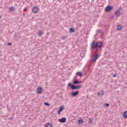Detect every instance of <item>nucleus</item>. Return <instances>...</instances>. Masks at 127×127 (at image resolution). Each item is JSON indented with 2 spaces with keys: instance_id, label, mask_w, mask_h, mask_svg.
<instances>
[{
  "instance_id": "nucleus-1",
  "label": "nucleus",
  "mask_w": 127,
  "mask_h": 127,
  "mask_svg": "<svg viewBox=\"0 0 127 127\" xmlns=\"http://www.w3.org/2000/svg\"><path fill=\"white\" fill-rule=\"evenodd\" d=\"M102 46H103V42L101 41L96 42L95 41H92L91 44V49H95L96 51H99L102 49Z\"/></svg>"
},
{
  "instance_id": "nucleus-2",
  "label": "nucleus",
  "mask_w": 127,
  "mask_h": 127,
  "mask_svg": "<svg viewBox=\"0 0 127 127\" xmlns=\"http://www.w3.org/2000/svg\"><path fill=\"white\" fill-rule=\"evenodd\" d=\"M123 9V7H119L118 9L115 11L114 14L116 17H119V16H121V14H122V12L121 10Z\"/></svg>"
},
{
  "instance_id": "nucleus-3",
  "label": "nucleus",
  "mask_w": 127,
  "mask_h": 127,
  "mask_svg": "<svg viewBox=\"0 0 127 127\" xmlns=\"http://www.w3.org/2000/svg\"><path fill=\"white\" fill-rule=\"evenodd\" d=\"M68 87H70L72 90H78V89H80L81 88V85H74L72 84L71 83H68Z\"/></svg>"
},
{
  "instance_id": "nucleus-4",
  "label": "nucleus",
  "mask_w": 127,
  "mask_h": 127,
  "mask_svg": "<svg viewBox=\"0 0 127 127\" xmlns=\"http://www.w3.org/2000/svg\"><path fill=\"white\" fill-rule=\"evenodd\" d=\"M31 11L33 13H38L39 12V7L38 6L33 7Z\"/></svg>"
},
{
  "instance_id": "nucleus-5",
  "label": "nucleus",
  "mask_w": 127,
  "mask_h": 127,
  "mask_svg": "<svg viewBox=\"0 0 127 127\" xmlns=\"http://www.w3.org/2000/svg\"><path fill=\"white\" fill-rule=\"evenodd\" d=\"M105 95V91L104 90H101L99 92L97 93V97H102Z\"/></svg>"
},
{
  "instance_id": "nucleus-6",
  "label": "nucleus",
  "mask_w": 127,
  "mask_h": 127,
  "mask_svg": "<svg viewBox=\"0 0 127 127\" xmlns=\"http://www.w3.org/2000/svg\"><path fill=\"white\" fill-rule=\"evenodd\" d=\"M36 90H37V91H36L37 94H41V92H42L43 89L41 87L39 86L36 88Z\"/></svg>"
},
{
  "instance_id": "nucleus-7",
  "label": "nucleus",
  "mask_w": 127,
  "mask_h": 127,
  "mask_svg": "<svg viewBox=\"0 0 127 127\" xmlns=\"http://www.w3.org/2000/svg\"><path fill=\"white\" fill-rule=\"evenodd\" d=\"M58 122H59V123H62V124H64L66 123V118H63L61 119H58Z\"/></svg>"
},
{
  "instance_id": "nucleus-8",
  "label": "nucleus",
  "mask_w": 127,
  "mask_h": 127,
  "mask_svg": "<svg viewBox=\"0 0 127 127\" xmlns=\"http://www.w3.org/2000/svg\"><path fill=\"white\" fill-rule=\"evenodd\" d=\"M79 94L78 91H72L71 92V96L72 97H76Z\"/></svg>"
},
{
  "instance_id": "nucleus-9",
  "label": "nucleus",
  "mask_w": 127,
  "mask_h": 127,
  "mask_svg": "<svg viewBox=\"0 0 127 127\" xmlns=\"http://www.w3.org/2000/svg\"><path fill=\"white\" fill-rule=\"evenodd\" d=\"M113 8V7L111 6H107L106 8H105V11H110Z\"/></svg>"
},
{
  "instance_id": "nucleus-10",
  "label": "nucleus",
  "mask_w": 127,
  "mask_h": 127,
  "mask_svg": "<svg viewBox=\"0 0 127 127\" xmlns=\"http://www.w3.org/2000/svg\"><path fill=\"white\" fill-rule=\"evenodd\" d=\"M98 58H99V56H98V55L94 56V58L92 60V62H93V63L96 62V61H97V59H98Z\"/></svg>"
},
{
  "instance_id": "nucleus-11",
  "label": "nucleus",
  "mask_w": 127,
  "mask_h": 127,
  "mask_svg": "<svg viewBox=\"0 0 127 127\" xmlns=\"http://www.w3.org/2000/svg\"><path fill=\"white\" fill-rule=\"evenodd\" d=\"M14 9H15V8H14L13 6H12L9 8V11L10 12H11V11H14Z\"/></svg>"
},
{
  "instance_id": "nucleus-12",
  "label": "nucleus",
  "mask_w": 127,
  "mask_h": 127,
  "mask_svg": "<svg viewBox=\"0 0 127 127\" xmlns=\"http://www.w3.org/2000/svg\"><path fill=\"white\" fill-rule=\"evenodd\" d=\"M117 30H121V29L123 28L122 25H117Z\"/></svg>"
},
{
  "instance_id": "nucleus-13",
  "label": "nucleus",
  "mask_w": 127,
  "mask_h": 127,
  "mask_svg": "<svg viewBox=\"0 0 127 127\" xmlns=\"http://www.w3.org/2000/svg\"><path fill=\"white\" fill-rule=\"evenodd\" d=\"M38 34L39 36H41L43 35V32L40 31V30L38 31Z\"/></svg>"
},
{
  "instance_id": "nucleus-14",
  "label": "nucleus",
  "mask_w": 127,
  "mask_h": 127,
  "mask_svg": "<svg viewBox=\"0 0 127 127\" xmlns=\"http://www.w3.org/2000/svg\"><path fill=\"white\" fill-rule=\"evenodd\" d=\"M45 127H52V125H51L50 123H47L46 125H45Z\"/></svg>"
},
{
  "instance_id": "nucleus-15",
  "label": "nucleus",
  "mask_w": 127,
  "mask_h": 127,
  "mask_svg": "<svg viewBox=\"0 0 127 127\" xmlns=\"http://www.w3.org/2000/svg\"><path fill=\"white\" fill-rule=\"evenodd\" d=\"M76 76H78L79 77H82V73H81L80 72H77L76 73Z\"/></svg>"
},
{
  "instance_id": "nucleus-16",
  "label": "nucleus",
  "mask_w": 127,
  "mask_h": 127,
  "mask_svg": "<svg viewBox=\"0 0 127 127\" xmlns=\"http://www.w3.org/2000/svg\"><path fill=\"white\" fill-rule=\"evenodd\" d=\"M61 39H62V40H66V39H67V37L64 35L62 36L61 38Z\"/></svg>"
},
{
  "instance_id": "nucleus-17",
  "label": "nucleus",
  "mask_w": 127,
  "mask_h": 127,
  "mask_svg": "<svg viewBox=\"0 0 127 127\" xmlns=\"http://www.w3.org/2000/svg\"><path fill=\"white\" fill-rule=\"evenodd\" d=\"M63 110H64V108L62 106H61L59 109V112H62Z\"/></svg>"
},
{
  "instance_id": "nucleus-18",
  "label": "nucleus",
  "mask_w": 127,
  "mask_h": 127,
  "mask_svg": "<svg viewBox=\"0 0 127 127\" xmlns=\"http://www.w3.org/2000/svg\"><path fill=\"white\" fill-rule=\"evenodd\" d=\"M78 79H75L73 81V84H74V85H77V84H78Z\"/></svg>"
},
{
  "instance_id": "nucleus-19",
  "label": "nucleus",
  "mask_w": 127,
  "mask_h": 127,
  "mask_svg": "<svg viewBox=\"0 0 127 127\" xmlns=\"http://www.w3.org/2000/svg\"><path fill=\"white\" fill-rule=\"evenodd\" d=\"M123 117H124V118L127 119V111H125V112H124Z\"/></svg>"
},
{
  "instance_id": "nucleus-20",
  "label": "nucleus",
  "mask_w": 127,
  "mask_h": 127,
  "mask_svg": "<svg viewBox=\"0 0 127 127\" xmlns=\"http://www.w3.org/2000/svg\"><path fill=\"white\" fill-rule=\"evenodd\" d=\"M69 31L72 33V32H75V30L73 28H69Z\"/></svg>"
},
{
  "instance_id": "nucleus-21",
  "label": "nucleus",
  "mask_w": 127,
  "mask_h": 127,
  "mask_svg": "<svg viewBox=\"0 0 127 127\" xmlns=\"http://www.w3.org/2000/svg\"><path fill=\"white\" fill-rule=\"evenodd\" d=\"M83 123H84V122L82 120H79L78 121V125H81V124H83Z\"/></svg>"
},
{
  "instance_id": "nucleus-22",
  "label": "nucleus",
  "mask_w": 127,
  "mask_h": 127,
  "mask_svg": "<svg viewBox=\"0 0 127 127\" xmlns=\"http://www.w3.org/2000/svg\"><path fill=\"white\" fill-rule=\"evenodd\" d=\"M44 104L47 107H49V106H50V104L48 103V102H45Z\"/></svg>"
},
{
  "instance_id": "nucleus-23",
  "label": "nucleus",
  "mask_w": 127,
  "mask_h": 127,
  "mask_svg": "<svg viewBox=\"0 0 127 127\" xmlns=\"http://www.w3.org/2000/svg\"><path fill=\"white\" fill-rule=\"evenodd\" d=\"M88 123H89V124H92V120H91V119H89Z\"/></svg>"
},
{
  "instance_id": "nucleus-24",
  "label": "nucleus",
  "mask_w": 127,
  "mask_h": 127,
  "mask_svg": "<svg viewBox=\"0 0 127 127\" xmlns=\"http://www.w3.org/2000/svg\"><path fill=\"white\" fill-rule=\"evenodd\" d=\"M106 107H110V104L109 103L105 104Z\"/></svg>"
},
{
  "instance_id": "nucleus-25",
  "label": "nucleus",
  "mask_w": 127,
  "mask_h": 127,
  "mask_svg": "<svg viewBox=\"0 0 127 127\" xmlns=\"http://www.w3.org/2000/svg\"><path fill=\"white\" fill-rule=\"evenodd\" d=\"M113 77H117V74H113Z\"/></svg>"
},
{
  "instance_id": "nucleus-26",
  "label": "nucleus",
  "mask_w": 127,
  "mask_h": 127,
  "mask_svg": "<svg viewBox=\"0 0 127 127\" xmlns=\"http://www.w3.org/2000/svg\"><path fill=\"white\" fill-rule=\"evenodd\" d=\"M7 45H11V43H8Z\"/></svg>"
},
{
  "instance_id": "nucleus-27",
  "label": "nucleus",
  "mask_w": 127,
  "mask_h": 127,
  "mask_svg": "<svg viewBox=\"0 0 127 127\" xmlns=\"http://www.w3.org/2000/svg\"><path fill=\"white\" fill-rule=\"evenodd\" d=\"M81 83H82V81H78V84H81Z\"/></svg>"
},
{
  "instance_id": "nucleus-28",
  "label": "nucleus",
  "mask_w": 127,
  "mask_h": 127,
  "mask_svg": "<svg viewBox=\"0 0 127 127\" xmlns=\"http://www.w3.org/2000/svg\"><path fill=\"white\" fill-rule=\"evenodd\" d=\"M23 16H25V13H23Z\"/></svg>"
},
{
  "instance_id": "nucleus-29",
  "label": "nucleus",
  "mask_w": 127,
  "mask_h": 127,
  "mask_svg": "<svg viewBox=\"0 0 127 127\" xmlns=\"http://www.w3.org/2000/svg\"><path fill=\"white\" fill-rule=\"evenodd\" d=\"M74 79H77V75L74 77Z\"/></svg>"
},
{
  "instance_id": "nucleus-30",
  "label": "nucleus",
  "mask_w": 127,
  "mask_h": 127,
  "mask_svg": "<svg viewBox=\"0 0 127 127\" xmlns=\"http://www.w3.org/2000/svg\"><path fill=\"white\" fill-rule=\"evenodd\" d=\"M24 11H26V8H25V9H24Z\"/></svg>"
},
{
  "instance_id": "nucleus-31",
  "label": "nucleus",
  "mask_w": 127,
  "mask_h": 127,
  "mask_svg": "<svg viewBox=\"0 0 127 127\" xmlns=\"http://www.w3.org/2000/svg\"><path fill=\"white\" fill-rule=\"evenodd\" d=\"M9 120H12V118H10Z\"/></svg>"
},
{
  "instance_id": "nucleus-32",
  "label": "nucleus",
  "mask_w": 127,
  "mask_h": 127,
  "mask_svg": "<svg viewBox=\"0 0 127 127\" xmlns=\"http://www.w3.org/2000/svg\"><path fill=\"white\" fill-rule=\"evenodd\" d=\"M61 112H59V110L58 111V114H60Z\"/></svg>"
},
{
  "instance_id": "nucleus-33",
  "label": "nucleus",
  "mask_w": 127,
  "mask_h": 127,
  "mask_svg": "<svg viewBox=\"0 0 127 127\" xmlns=\"http://www.w3.org/2000/svg\"><path fill=\"white\" fill-rule=\"evenodd\" d=\"M0 18H1V16L0 15Z\"/></svg>"
}]
</instances>
